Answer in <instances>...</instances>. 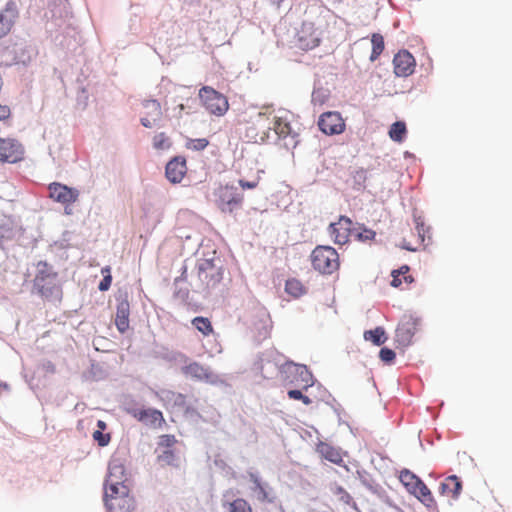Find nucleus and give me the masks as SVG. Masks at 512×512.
<instances>
[{"label": "nucleus", "mask_w": 512, "mask_h": 512, "mask_svg": "<svg viewBox=\"0 0 512 512\" xmlns=\"http://www.w3.org/2000/svg\"><path fill=\"white\" fill-rule=\"evenodd\" d=\"M127 412L139 422L151 427H161L165 422L164 416L160 410L153 408H130Z\"/></svg>", "instance_id": "obj_11"}, {"label": "nucleus", "mask_w": 512, "mask_h": 512, "mask_svg": "<svg viewBox=\"0 0 512 512\" xmlns=\"http://www.w3.org/2000/svg\"><path fill=\"white\" fill-rule=\"evenodd\" d=\"M57 273L43 261L37 264V274L34 278V288L43 297H50L58 289L56 284Z\"/></svg>", "instance_id": "obj_3"}, {"label": "nucleus", "mask_w": 512, "mask_h": 512, "mask_svg": "<svg viewBox=\"0 0 512 512\" xmlns=\"http://www.w3.org/2000/svg\"><path fill=\"white\" fill-rule=\"evenodd\" d=\"M130 303L127 298L118 300L115 315V325L120 333L129 329Z\"/></svg>", "instance_id": "obj_17"}, {"label": "nucleus", "mask_w": 512, "mask_h": 512, "mask_svg": "<svg viewBox=\"0 0 512 512\" xmlns=\"http://www.w3.org/2000/svg\"><path fill=\"white\" fill-rule=\"evenodd\" d=\"M288 397L293 400H300L305 405H310L312 403V400L308 396L304 395L300 390H289Z\"/></svg>", "instance_id": "obj_41"}, {"label": "nucleus", "mask_w": 512, "mask_h": 512, "mask_svg": "<svg viewBox=\"0 0 512 512\" xmlns=\"http://www.w3.org/2000/svg\"><path fill=\"white\" fill-rule=\"evenodd\" d=\"M273 130L275 134L281 138L286 139L289 136L294 137L291 122L289 119V113L286 111H279L273 118Z\"/></svg>", "instance_id": "obj_16"}, {"label": "nucleus", "mask_w": 512, "mask_h": 512, "mask_svg": "<svg viewBox=\"0 0 512 512\" xmlns=\"http://www.w3.org/2000/svg\"><path fill=\"white\" fill-rule=\"evenodd\" d=\"M216 205L222 213L233 214L242 207L244 197L237 188L230 185L220 186L215 191Z\"/></svg>", "instance_id": "obj_2"}, {"label": "nucleus", "mask_w": 512, "mask_h": 512, "mask_svg": "<svg viewBox=\"0 0 512 512\" xmlns=\"http://www.w3.org/2000/svg\"><path fill=\"white\" fill-rule=\"evenodd\" d=\"M127 481L128 477L124 465L118 460L111 461L105 479L104 492H118L123 494L126 490H130Z\"/></svg>", "instance_id": "obj_5"}, {"label": "nucleus", "mask_w": 512, "mask_h": 512, "mask_svg": "<svg viewBox=\"0 0 512 512\" xmlns=\"http://www.w3.org/2000/svg\"><path fill=\"white\" fill-rule=\"evenodd\" d=\"M209 142L205 138L191 139L187 143V148L195 151L204 150L208 146Z\"/></svg>", "instance_id": "obj_38"}, {"label": "nucleus", "mask_w": 512, "mask_h": 512, "mask_svg": "<svg viewBox=\"0 0 512 512\" xmlns=\"http://www.w3.org/2000/svg\"><path fill=\"white\" fill-rule=\"evenodd\" d=\"M102 274L104 275L103 279L99 283V290L100 291H107L112 283V276H111V270L109 266H106L102 268L101 270Z\"/></svg>", "instance_id": "obj_35"}, {"label": "nucleus", "mask_w": 512, "mask_h": 512, "mask_svg": "<svg viewBox=\"0 0 512 512\" xmlns=\"http://www.w3.org/2000/svg\"><path fill=\"white\" fill-rule=\"evenodd\" d=\"M260 182V176L257 175L253 180L247 181L244 179L239 180V185L242 189H254L259 185Z\"/></svg>", "instance_id": "obj_43"}, {"label": "nucleus", "mask_w": 512, "mask_h": 512, "mask_svg": "<svg viewBox=\"0 0 512 512\" xmlns=\"http://www.w3.org/2000/svg\"><path fill=\"white\" fill-rule=\"evenodd\" d=\"M394 72L399 77H407L414 72L415 59L407 50L399 51L393 59Z\"/></svg>", "instance_id": "obj_13"}, {"label": "nucleus", "mask_w": 512, "mask_h": 512, "mask_svg": "<svg viewBox=\"0 0 512 512\" xmlns=\"http://www.w3.org/2000/svg\"><path fill=\"white\" fill-rule=\"evenodd\" d=\"M256 318L258 321L252 323L254 330L259 338H266L269 335L271 328L270 316L265 308H258L256 311Z\"/></svg>", "instance_id": "obj_21"}, {"label": "nucleus", "mask_w": 512, "mask_h": 512, "mask_svg": "<svg viewBox=\"0 0 512 512\" xmlns=\"http://www.w3.org/2000/svg\"><path fill=\"white\" fill-rule=\"evenodd\" d=\"M185 108H186L185 104H183V103L178 104L177 107L174 109L176 111L175 116L178 118H181L184 114Z\"/></svg>", "instance_id": "obj_48"}, {"label": "nucleus", "mask_w": 512, "mask_h": 512, "mask_svg": "<svg viewBox=\"0 0 512 512\" xmlns=\"http://www.w3.org/2000/svg\"><path fill=\"white\" fill-rule=\"evenodd\" d=\"M319 129L326 135L341 134L345 130V122L339 112L329 111L320 115Z\"/></svg>", "instance_id": "obj_9"}, {"label": "nucleus", "mask_w": 512, "mask_h": 512, "mask_svg": "<svg viewBox=\"0 0 512 512\" xmlns=\"http://www.w3.org/2000/svg\"><path fill=\"white\" fill-rule=\"evenodd\" d=\"M352 236L358 241L368 242L374 240L376 233L364 226H357L353 228Z\"/></svg>", "instance_id": "obj_31"}, {"label": "nucleus", "mask_w": 512, "mask_h": 512, "mask_svg": "<svg viewBox=\"0 0 512 512\" xmlns=\"http://www.w3.org/2000/svg\"><path fill=\"white\" fill-rule=\"evenodd\" d=\"M104 504L108 512H134L136 503L130 490L120 494L118 492H104Z\"/></svg>", "instance_id": "obj_6"}, {"label": "nucleus", "mask_w": 512, "mask_h": 512, "mask_svg": "<svg viewBox=\"0 0 512 512\" xmlns=\"http://www.w3.org/2000/svg\"><path fill=\"white\" fill-rule=\"evenodd\" d=\"M285 291L294 298H299L306 294L307 290L300 280L296 278H290L286 281Z\"/></svg>", "instance_id": "obj_25"}, {"label": "nucleus", "mask_w": 512, "mask_h": 512, "mask_svg": "<svg viewBox=\"0 0 512 512\" xmlns=\"http://www.w3.org/2000/svg\"><path fill=\"white\" fill-rule=\"evenodd\" d=\"M380 359L385 363H392L396 357L395 352L389 348H382L379 352Z\"/></svg>", "instance_id": "obj_42"}, {"label": "nucleus", "mask_w": 512, "mask_h": 512, "mask_svg": "<svg viewBox=\"0 0 512 512\" xmlns=\"http://www.w3.org/2000/svg\"><path fill=\"white\" fill-rule=\"evenodd\" d=\"M19 16L16 2L10 0L0 12V39L8 35Z\"/></svg>", "instance_id": "obj_12"}, {"label": "nucleus", "mask_w": 512, "mask_h": 512, "mask_svg": "<svg viewBox=\"0 0 512 512\" xmlns=\"http://www.w3.org/2000/svg\"><path fill=\"white\" fill-rule=\"evenodd\" d=\"M10 114L9 106L0 104V121L8 119Z\"/></svg>", "instance_id": "obj_45"}, {"label": "nucleus", "mask_w": 512, "mask_h": 512, "mask_svg": "<svg viewBox=\"0 0 512 512\" xmlns=\"http://www.w3.org/2000/svg\"><path fill=\"white\" fill-rule=\"evenodd\" d=\"M251 478L255 485L254 490L257 491V493H258V498L261 501H265L268 498V493H267L266 489L264 488L261 481L256 476L252 475Z\"/></svg>", "instance_id": "obj_40"}, {"label": "nucleus", "mask_w": 512, "mask_h": 512, "mask_svg": "<svg viewBox=\"0 0 512 512\" xmlns=\"http://www.w3.org/2000/svg\"><path fill=\"white\" fill-rule=\"evenodd\" d=\"M192 325L204 336H209L214 332L211 321L206 317H195L192 319Z\"/></svg>", "instance_id": "obj_28"}, {"label": "nucleus", "mask_w": 512, "mask_h": 512, "mask_svg": "<svg viewBox=\"0 0 512 512\" xmlns=\"http://www.w3.org/2000/svg\"><path fill=\"white\" fill-rule=\"evenodd\" d=\"M410 268L407 265L402 266L399 270H395L396 274L399 276H403V280L405 283L410 284L413 282V278L410 275H407Z\"/></svg>", "instance_id": "obj_44"}, {"label": "nucleus", "mask_w": 512, "mask_h": 512, "mask_svg": "<svg viewBox=\"0 0 512 512\" xmlns=\"http://www.w3.org/2000/svg\"><path fill=\"white\" fill-rule=\"evenodd\" d=\"M421 481H422V480H421L420 478L416 479V480L414 481V483H413V484H411V486L406 487L407 491H408L410 494H414V493H415V491L417 490V488H418V486H419V484H420V482H421Z\"/></svg>", "instance_id": "obj_49"}, {"label": "nucleus", "mask_w": 512, "mask_h": 512, "mask_svg": "<svg viewBox=\"0 0 512 512\" xmlns=\"http://www.w3.org/2000/svg\"><path fill=\"white\" fill-rule=\"evenodd\" d=\"M371 43H372V52L370 55V60L375 61L384 50V38L382 35H380L378 33H374V34H372V37H371Z\"/></svg>", "instance_id": "obj_30"}, {"label": "nucleus", "mask_w": 512, "mask_h": 512, "mask_svg": "<svg viewBox=\"0 0 512 512\" xmlns=\"http://www.w3.org/2000/svg\"><path fill=\"white\" fill-rule=\"evenodd\" d=\"M48 190L50 199L64 205L65 210L70 204L75 203L80 195L76 188L68 187L59 182L50 183ZM66 213L69 214L70 212L66 211Z\"/></svg>", "instance_id": "obj_7"}, {"label": "nucleus", "mask_w": 512, "mask_h": 512, "mask_svg": "<svg viewBox=\"0 0 512 512\" xmlns=\"http://www.w3.org/2000/svg\"><path fill=\"white\" fill-rule=\"evenodd\" d=\"M282 1L283 0H273V4L276 5L277 8H279Z\"/></svg>", "instance_id": "obj_51"}, {"label": "nucleus", "mask_w": 512, "mask_h": 512, "mask_svg": "<svg viewBox=\"0 0 512 512\" xmlns=\"http://www.w3.org/2000/svg\"><path fill=\"white\" fill-rule=\"evenodd\" d=\"M403 279L401 278V276H399V274H396V271H393L392 272V281H391V285L393 287H400L403 283Z\"/></svg>", "instance_id": "obj_46"}, {"label": "nucleus", "mask_w": 512, "mask_h": 512, "mask_svg": "<svg viewBox=\"0 0 512 512\" xmlns=\"http://www.w3.org/2000/svg\"><path fill=\"white\" fill-rule=\"evenodd\" d=\"M182 372L193 379L203 381L210 380L212 378V373L209 368L201 365L198 362H191L190 364L184 366L182 368Z\"/></svg>", "instance_id": "obj_22"}, {"label": "nucleus", "mask_w": 512, "mask_h": 512, "mask_svg": "<svg viewBox=\"0 0 512 512\" xmlns=\"http://www.w3.org/2000/svg\"><path fill=\"white\" fill-rule=\"evenodd\" d=\"M173 458H174V454L170 450L165 451L161 456H159V459L161 461H165L168 464L173 460Z\"/></svg>", "instance_id": "obj_47"}, {"label": "nucleus", "mask_w": 512, "mask_h": 512, "mask_svg": "<svg viewBox=\"0 0 512 512\" xmlns=\"http://www.w3.org/2000/svg\"><path fill=\"white\" fill-rule=\"evenodd\" d=\"M364 339L366 341H371L376 346H380L386 342L387 336L383 327H376L373 330L365 331Z\"/></svg>", "instance_id": "obj_26"}, {"label": "nucleus", "mask_w": 512, "mask_h": 512, "mask_svg": "<svg viewBox=\"0 0 512 512\" xmlns=\"http://www.w3.org/2000/svg\"><path fill=\"white\" fill-rule=\"evenodd\" d=\"M298 43L303 50L314 49L320 44V33L312 24H303L298 33Z\"/></svg>", "instance_id": "obj_14"}, {"label": "nucleus", "mask_w": 512, "mask_h": 512, "mask_svg": "<svg viewBox=\"0 0 512 512\" xmlns=\"http://www.w3.org/2000/svg\"><path fill=\"white\" fill-rule=\"evenodd\" d=\"M97 427H98V430L103 432L104 430H106L107 425L103 420H98Z\"/></svg>", "instance_id": "obj_50"}, {"label": "nucleus", "mask_w": 512, "mask_h": 512, "mask_svg": "<svg viewBox=\"0 0 512 512\" xmlns=\"http://www.w3.org/2000/svg\"><path fill=\"white\" fill-rule=\"evenodd\" d=\"M317 451L323 458L334 464L341 465L343 463L341 451L330 444L324 442L319 443L317 445Z\"/></svg>", "instance_id": "obj_23"}, {"label": "nucleus", "mask_w": 512, "mask_h": 512, "mask_svg": "<svg viewBox=\"0 0 512 512\" xmlns=\"http://www.w3.org/2000/svg\"><path fill=\"white\" fill-rule=\"evenodd\" d=\"M227 512H253L251 505L243 498L234 499L224 504Z\"/></svg>", "instance_id": "obj_27"}, {"label": "nucleus", "mask_w": 512, "mask_h": 512, "mask_svg": "<svg viewBox=\"0 0 512 512\" xmlns=\"http://www.w3.org/2000/svg\"><path fill=\"white\" fill-rule=\"evenodd\" d=\"M462 490V483L456 475H451L445 478L440 484L439 492L441 495L448 498L457 499Z\"/></svg>", "instance_id": "obj_20"}, {"label": "nucleus", "mask_w": 512, "mask_h": 512, "mask_svg": "<svg viewBox=\"0 0 512 512\" xmlns=\"http://www.w3.org/2000/svg\"><path fill=\"white\" fill-rule=\"evenodd\" d=\"M198 278L204 285L209 287L215 286L220 281L221 276L213 264L206 262L199 266Z\"/></svg>", "instance_id": "obj_19"}, {"label": "nucleus", "mask_w": 512, "mask_h": 512, "mask_svg": "<svg viewBox=\"0 0 512 512\" xmlns=\"http://www.w3.org/2000/svg\"><path fill=\"white\" fill-rule=\"evenodd\" d=\"M265 139H266L265 134H264L263 136H261V137H260V140H261V141H264Z\"/></svg>", "instance_id": "obj_52"}, {"label": "nucleus", "mask_w": 512, "mask_h": 512, "mask_svg": "<svg viewBox=\"0 0 512 512\" xmlns=\"http://www.w3.org/2000/svg\"><path fill=\"white\" fill-rule=\"evenodd\" d=\"M171 145L172 142L169 136L164 132H160L153 137V147L156 150H167Z\"/></svg>", "instance_id": "obj_33"}, {"label": "nucleus", "mask_w": 512, "mask_h": 512, "mask_svg": "<svg viewBox=\"0 0 512 512\" xmlns=\"http://www.w3.org/2000/svg\"><path fill=\"white\" fill-rule=\"evenodd\" d=\"M413 495L426 507H432L435 505V500L432 496V493L423 481L420 482L417 490Z\"/></svg>", "instance_id": "obj_24"}, {"label": "nucleus", "mask_w": 512, "mask_h": 512, "mask_svg": "<svg viewBox=\"0 0 512 512\" xmlns=\"http://www.w3.org/2000/svg\"><path fill=\"white\" fill-rule=\"evenodd\" d=\"M186 172V160L183 157H174L166 165L165 174L171 183H180Z\"/></svg>", "instance_id": "obj_15"}, {"label": "nucleus", "mask_w": 512, "mask_h": 512, "mask_svg": "<svg viewBox=\"0 0 512 512\" xmlns=\"http://www.w3.org/2000/svg\"><path fill=\"white\" fill-rule=\"evenodd\" d=\"M415 223H416V230H417L418 236L421 240V243H424L426 237L430 238L429 228L425 226L424 221L420 217L415 219Z\"/></svg>", "instance_id": "obj_37"}, {"label": "nucleus", "mask_w": 512, "mask_h": 512, "mask_svg": "<svg viewBox=\"0 0 512 512\" xmlns=\"http://www.w3.org/2000/svg\"><path fill=\"white\" fill-rule=\"evenodd\" d=\"M296 373L301 378L303 383V387L307 389L308 387L313 385V376L311 372L306 368V366L297 365Z\"/></svg>", "instance_id": "obj_34"}, {"label": "nucleus", "mask_w": 512, "mask_h": 512, "mask_svg": "<svg viewBox=\"0 0 512 512\" xmlns=\"http://www.w3.org/2000/svg\"><path fill=\"white\" fill-rule=\"evenodd\" d=\"M92 436L94 441H96L98 445L101 447L108 445L111 440V436L109 433H103L100 430L94 431Z\"/></svg>", "instance_id": "obj_39"}, {"label": "nucleus", "mask_w": 512, "mask_h": 512, "mask_svg": "<svg viewBox=\"0 0 512 512\" xmlns=\"http://www.w3.org/2000/svg\"><path fill=\"white\" fill-rule=\"evenodd\" d=\"M406 125L404 122L397 121L393 123L389 130L390 138L395 142H402L406 135Z\"/></svg>", "instance_id": "obj_29"}, {"label": "nucleus", "mask_w": 512, "mask_h": 512, "mask_svg": "<svg viewBox=\"0 0 512 512\" xmlns=\"http://www.w3.org/2000/svg\"><path fill=\"white\" fill-rule=\"evenodd\" d=\"M311 263L321 274H332L340 266L339 255L330 246H317L311 253Z\"/></svg>", "instance_id": "obj_1"}, {"label": "nucleus", "mask_w": 512, "mask_h": 512, "mask_svg": "<svg viewBox=\"0 0 512 512\" xmlns=\"http://www.w3.org/2000/svg\"><path fill=\"white\" fill-rule=\"evenodd\" d=\"M418 478V476L407 469L402 470L399 475V480L405 486V488L411 486V484H413L414 481Z\"/></svg>", "instance_id": "obj_36"}, {"label": "nucleus", "mask_w": 512, "mask_h": 512, "mask_svg": "<svg viewBox=\"0 0 512 512\" xmlns=\"http://www.w3.org/2000/svg\"><path fill=\"white\" fill-rule=\"evenodd\" d=\"M199 98L206 110L212 115L223 116L229 109L226 96L210 86H204L199 90Z\"/></svg>", "instance_id": "obj_4"}, {"label": "nucleus", "mask_w": 512, "mask_h": 512, "mask_svg": "<svg viewBox=\"0 0 512 512\" xmlns=\"http://www.w3.org/2000/svg\"><path fill=\"white\" fill-rule=\"evenodd\" d=\"M353 222L346 216H341L335 223L329 226V233L336 244L344 245L349 241L353 233Z\"/></svg>", "instance_id": "obj_10"}, {"label": "nucleus", "mask_w": 512, "mask_h": 512, "mask_svg": "<svg viewBox=\"0 0 512 512\" xmlns=\"http://www.w3.org/2000/svg\"><path fill=\"white\" fill-rule=\"evenodd\" d=\"M413 337V332L409 327V323L401 324L396 329V339L402 344H408Z\"/></svg>", "instance_id": "obj_32"}, {"label": "nucleus", "mask_w": 512, "mask_h": 512, "mask_svg": "<svg viewBox=\"0 0 512 512\" xmlns=\"http://www.w3.org/2000/svg\"><path fill=\"white\" fill-rule=\"evenodd\" d=\"M23 145L13 138L0 137V162L17 163L24 158Z\"/></svg>", "instance_id": "obj_8"}, {"label": "nucleus", "mask_w": 512, "mask_h": 512, "mask_svg": "<svg viewBox=\"0 0 512 512\" xmlns=\"http://www.w3.org/2000/svg\"><path fill=\"white\" fill-rule=\"evenodd\" d=\"M146 109V116L141 118V124L144 127H153L161 118V105L157 100H146L143 103Z\"/></svg>", "instance_id": "obj_18"}]
</instances>
